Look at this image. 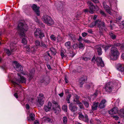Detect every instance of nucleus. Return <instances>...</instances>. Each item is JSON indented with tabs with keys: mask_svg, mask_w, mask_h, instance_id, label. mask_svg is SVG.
I'll return each mask as SVG.
<instances>
[{
	"mask_svg": "<svg viewBox=\"0 0 124 124\" xmlns=\"http://www.w3.org/2000/svg\"><path fill=\"white\" fill-rule=\"evenodd\" d=\"M111 56L113 60H116L118 57L119 53L116 48L113 47L111 49Z\"/></svg>",
	"mask_w": 124,
	"mask_h": 124,
	"instance_id": "nucleus-5",
	"label": "nucleus"
},
{
	"mask_svg": "<svg viewBox=\"0 0 124 124\" xmlns=\"http://www.w3.org/2000/svg\"><path fill=\"white\" fill-rule=\"evenodd\" d=\"M78 46V45L77 44H75L73 45V47L74 49H76L77 48Z\"/></svg>",
	"mask_w": 124,
	"mask_h": 124,
	"instance_id": "nucleus-47",
	"label": "nucleus"
},
{
	"mask_svg": "<svg viewBox=\"0 0 124 124\" xmlns=\"http://www.w3.org/2000/svg\"><path fill=\"white\" fill-rule=\"evenodd\" d=\"M95 61L98 66H101L102 67L104 66V64L101 58L100 57H97L95 60Z\"/></svg>",
	"mask_w": 124,
	"mask_h": 124,
	"instance_id": "nucleus-12",
	"label": "nucleus"
},
{
	"mask_svg": "<svg viewBox=\"0 0 124 124\" xmlns=\"http://www.w3.org/2000/svg\"><path fill=\"white\" fill-rule=\"evenodd\" d=\"M45 98L43 94L41 93H40L38 97V102L41 105L43 104L44 103V100Z\"/></svg>",
	"mask_w": 124,
	"mask_h": 124,
	"instance_id": "nucleus-9",
	"label": "nucleus"
},
{
	"mask_svg": "<svg viewBox=\"0 0 124 124\" xmlns=\"http://www.w3.org/2000/svg\"><path fill=\"white\" fill-rule=\"evenodd\" d=\"M106 101L104 99L102 100L99 104V107L101 109L104 108L106 106L105 103L106 102Z\"/></svg>",
	"mask_w": 124,
	"mask_h": 124,
	"instance_id": "nucleus-20",
	"label": "nucleus"
},
{
	"mask_svg": "<svg viewBox=\"0 0 124 124\" xmlns=\"http://www.w3.org/2000/svg\"><path fill=\"white\" fill-rule=\"evenodd\" d=\"M96 25L101 30H102L105 27V23L99 20H96L95 22H93L90 25L89 27L92 28L93 27Z\"/></svg>",
	"mask_w": 124,
	"mask_h": 124,
	"instance_id": "nucleus-3",
	"label": "nucleus"
},
{
	"mask_svg": "<svg viewBox=\"0 0 124 124\" xmlns=\"http://www.w3.org/2000/svg\"><path fill=\"white\" fill-rule=\"evenodd\" d=\"M43 120L46 122H49L50 121V119L47 116L44 117L43 118Z\"/></svg>",
	"mask_w": 124,
	"mask_h": 124,
	"instance_id": "nucleus-32",
	"label": "nucleus"
},
{
	"mask_svg": "<svg viewBox=\"0 0 124 124\" xmlns=\"http://www.w3.org/2000/svg\"><path fill=\"white\" fill-rule=\"evenodd\" d=\"M61 55L62 58L65 57V55L62 52H61Z\"/></svg>",
	"mask_w": 124,
	"mask_h": 124,
	"instance_id": "nucleus-51",
	"label": "nucleus"
},
{
	"mask_svg": "<svg viewBox=\"0 0 124 124\" xmlns=\"http://www.w3.org/2000/svg\"><path fill=\"white\" fill-rule=\"evenodd\" d=\"M98 54L99 55H101L102 54L101 49L100 47H99L97 49Z\"/></svg>",
	"mask_w": 124,
	"mask_h": 124,
	"instance_id": "nucleus-36",
	"label": "nucleus"
},
{
	"mask_svg": "<svg viewBox=\"0 0 124 124\" xmlns=\"http://www.w3.org/2000/svg\"><path fill=\"white\" fill-rule=\"evenodd\" d=\"M86 87L87 89H89L90 87V86L89 85H87L86 86Z\"/></svg>",
	"mask_w": 124,
	"mask_h": 124,
	"instance_id": "nucleus-60",
	"label": "nucleus"
},
{
	"mask_svg": "<svg viewBox=\"0 0 124 124\" xmlns=\"http://www.w3.org/2000/svg\"><path fill=\"white\" fill-rule=\"evenodd\" d=\"M100 13L101 14L102 16H103L106 17V15L104 13V11H103L102 10H100Z\"/></svg>",
	"mask_w": 124,
	"mask_h": 124,
	"instance_id": "nucleus-45",
	"label": "nucleus"
},
{
	"mask_svg": "<svg viewBox=\"0 0 124 124\" xmlns=\"http://www.w3.org/2000/svg\"><path fill=\"white\" fill-rule=\"evenodd\" d=\"M42 19L44 23L49 26L53 25L54 23L53 20L47 15H44L42 17Z\"/></svg>",
	"mask_w": 124,
	"mask_h": 124,
	"instance_id": "nucleus-4",
	"label": "nucleus"
},
{
	"mask_svg": "<svg viewBox=\"0 0 124 124\" xmlns=\"http://www.w3.org/2000/svg\"><path fill=\"white\" fill-rule=\"evenodd\" d=\"M14 63L15 64L16 67L14 68L18 72H20L23 70V68L22 66L16 61L14 62Z\"/></svg>",
	"mask_w": 124,
	"mask_h": 124,
	"instance_id": "nucleus-13",
	"label": "nucleus"
},
{
	"mask_svg": "<svg viewBox=\"0 0 124 124\" xmlns=\"http://www.w3.org/2000/svg\"><path fill=\"white\" fill-rule=\"evenodd\" d=\"M78 118L79 119L81 120H83L85 122L88 121V116L87 115H85L84 116L82 113H79Z\"/></svg>",
	"mask_w": 124,
	"mask_h": 124,
	"instance_id": "nucleus-15",
	"label": "nucleus"
},
{
	"mask_svg": "<svg viewBox=\"0 0 124 124\" xmlns=\"http://www.w3.org/2000/svg\"><path fill=\"white\" fill-rule=\"evenodd\" d=\"M67 107L66 105H64L63 106L62 109L65 112H67Z\"/></svg>",
	"mask_w": 124,
	"mask_h": 124,
	"instance_id": "nucleus-38",
	"label": "nucleus"
},
{
	"mask_svg": "<svg viewBox=\"0 0 124 124\" xmlns=\"http://www.w3.org/2000/svg\"><path fill=\"white\" fill-rule=\"evenodd\" d=\"M69 37L71 38V39L73 40L74 39L75 36L72 34H70L69 35Z\"/></svg>",
	"mask_w": 124,
	"mask_h": 124,
	"instance_id": "nucleus-49",
	"label": "nucleus"
},
{
	"mask_svg": "<svg viewBox=\"0 0 124 124\" xmlns=\"http://www.w3.org/2000/svg\"><path fill=\"white\" fill-rule=\"evenodd\" d=\"M82 60L85 61H87L89 60L90 59L89 58L87 57H83L82 58Z\"/></svg>",
	"mask_w": 124,
	"mask_h": 124,
	"instance_id": "nucleus-46",
	"label": "nucleus"
},
{
	"mask_svg": "<svg viewBox=\"0 0 124 124\" xmlns=\"http://www.w3.org/2000/svg\"><path fill=\"white\" fill-rule=\"evenodd\" d=\"M65 92L66 93H68L69 92V91L67 89H66L65 90Z\"/></svg>",
	"mask_w": 124,
	"mask_h": 124,
	"instance_id": "nucleus-64",
	"label": "nucleus"
},
{
	"mask_svg": "<svg viewBox=\"0 0 124 124\" xmlns=\"http://www.w3.org/2000/svg\"><path fill=\"white\" fill-rule=\"evenodd\" d=\"M118 110L116 108H114L109 111V113L111 115H113L117 113Z\"/></svg>",
	"mask_w": 124,
	"mask_h": 124,
	"instance_id": "nucleus-26",
	"label": "nucleus"
},
{
	"mask_svg": "<svg viewBox=\"0 0 124 124\" xmlns=\"http://www.w3.org/2000/svg\"><path fill=\"white\" fill-rule=\"evenodd\" d=\"M78 98L77 99H75L74 100V101L78 105L80 109H83L84 107L82 104L78 100Z\"/></svg>",
	"mask_w": 124,
	"mask_h": 124,
	"instance_id": "nucleus-22",
	"label": "nucleus"
},
{
	"mask_svg": "<svg viewBox=\"0 0 124 124\" xmlns=\"http://www.w3.org/2000/svg\"><path fill=\"white\" fill-rule=\"evenodd\" d=\"M29 116H30V117L31 120H32V121H33L34 120H35V115L33 113H31L30 114Z\"/></svg>",
	"mask_w": 124,
	"mask_h": 124,
	"instance_id": "nucleus-37",
	"label": "nucleus"
},
{
	"mask_svg": "<svg viewBox=\"0 0 124 124\" xmlns=\"http://www.w3.org/2000/svg\"><path fill=\"white\" fill-rule=\"evenodd\" d=\"M92 0L93 1L96 3H98L99 2V1L98 0Z\"/></svg>",
	"mask_w": 124,
	"mask_h": 124,
	"instance_id": "nucleus-59",
	"label": "nucleus"
},
{
	"mask_svg": "<svg viewBox=\"0 0 124 124\" xmlns=\"http://www.w3.org/2000/svg\"><path fill=\"white\" fill-rule=\"evenodd\" d=\"M82 35L83 37H85L87 35V33L85 32H83L82 33Z\"/></svg>",
	"mask_w": 124,
	"mask_h": 124,
	"instance_id": "nucleus-50",
	"label": "nucleus"
},
{
	"mask_svg": "<svg viewBox=\"0 0 124 124\" xmlns=\"http://www.w3.org/2000/svg\"><path fill=\"white\" fill-rule=\"evenodd\" d=\"M52 103L49 102L48 103L47 106L45 105L44 107V109L46 112H47L50 109L51 107Z\"/></svg>",
	"mask_w": 124,
	"mask_h": 124,
	"instance_id": "nucleus-24",
	"label": "nucleus"
},
{
	"mask_svg": "<svg viewBox=\"0 0 124 124\" xmlns=\"http://www.w3.org/2000/svg\"><path fill=\"white\" fill-rule=\"evenodd\" d=\"M17 75L19 77L18 79L17 80V82L20 83H25L26 81V78L23 76H21L20 74L17 73Z\"/></svg>",
	"mask_w": 124,
	"mask_h": 124,
	"instance_id": "nucleus-14",
	"label": "nucleus"
},
{
	"mask_svg": "<svg viewBox=\"0 0 124 124\" xmlns=\"http://www.w3.org/2000/svg\"><path fill=\"white\" fill-rule=\"evenodd\" d=\"M40 46L44 48H47V45L45 44L43 42L41 41L40 42Z\"/></svg>",
	"mask_w": 124,
	"mask_h": 124,
	"instance_id": "nucleus-29",
	"label": "nucleus"
},
{
	"mask_svg": "<svg viewBox=\"0 0 124 124\" xmlns=\"http://www.w3.org/2000/svg\"><path fill=\"white\" fill-rule=\"evenodd\" d=\"M62 120L63 123L65 124H66L67 121V118L66 117L64 116L63 117Z\"/></svg>",
	"mask_w": 124,
	"mask_h": 124,
	"instance_id": "nucleus-44",
	"label": "nucleus"
},
{
	"mask_svg": "<svg viewBox=\"0 0 124 124\" xmlns=\"http://www.w3.org/2000/svg\"><path fill=\"white\" fill-rule=\"evenodd\" d=\"M84 41L85 43H90V41L88 40L85 39Z\"/></svg>",
	"mask_w": 124,
	"mask_h": 124,
	"instance_id": "nucleus-52",
	"label": "nucleus"
},
{
	"mask_svg": "<svg viewBox=\"0 0 124 124\" xmlns=\"http://www.w3.org/2000/svg\"><path fill=\"white\" fill-rule=\"evenodd\" d=\"M52 103L54 104L53 106L54 107H58L60 106H59L57 102L54 101H53L52 102Z\"/></svg>",
	"mask_w": 124,
	"mask_h": 124,
	"instance_id": "nucleus-40",
	"label": "nucleus"
},
{
	"mask_svg": "<svg viewBox=\"0 0 124 124\" xmlns=\"http://www.w3.org/2000/svg\"><path fill=\"white\" fill-rule=\"evenodd\" d=\"M122 58L124 60V53H123L122 55Z\"/></svg>",
	"mask_w": 124,
	"mask_h": 124,
	"instance_id": "nucleus-63",
	"label": "nucleus"
},
{
	"mask_svg": "<svg viewBox=\"0 0 124 124\" xmlns=\"http://www.w3.org/2000/svg\"><path fill=\"white\" fill-rule=\"evenodd\" d=\"M34 35L36 37L39 36V38L41 39L42 38L45 37V35L41 29L40 28L37 29L34 32Z\"/></svg>",
	"mask_w": 124,
	"mask_h": 124,
	"instance_id": "nucleus-7",
	"label": "nucleus"
},
{
	"mask_svg": "<svg viewBox=\"0 0 124 124\" xmlns=\"http://www.w3.org/2000/svg\"><path fill=\"white\" fill-rule=\"evenodd\" d=\"M31 49H30V48L29 47H27L26 49V50L27 51L29 52L31 51L33 52V51H31Z\"/></svg>",
	"mask_w": 124,
	"mask_h": 124,
	"instance_id": "nucleus-53",
	"label": "nucleus"
},
{
	"mask_svg": "<svg viewBox=\"0 0 124 124\" xmlns=\"http://www.w3.org/2000/svg\"><path fill=\"white\" fill-rule=\"evenodd\" d=\"M114 84L112 82L107 83L105 85V89L107 92L109 93L112 92L114 89Z\"/></svg>",
	"mask_w": 124,
	"mask_h": 124,
	"instance_id": "nucleus-6",
	"label": "nucleus"
},
{
	"mask_svg": "<svg viewBox=\"0 0 124 124\" xmlns=\"http://www.w3.org/2000/svg\"><path fill=\"white\" fill-rule=\"evenodd\" d=\"M65 82H66V83H68V81L67 80V78H66V77L65 76Z\"/></svg>",
	"mask_w": 124,
	"mask_h": 124,
	"instance_id": "nucleus-61",
	"label": "nucleus"
},
{
	"mask_svg": "<svg viewBox=\"0 0 124 124\" xmlns=\"http://www.w3.org/2000/svg\"><path fill=\"white\" fill-rule=\"evenodd\" d=\"M34 73V71L32 70L30 71V73L28 74H27V71L23 72H22V73L23 74L25 75H27L29 79L28 81L30 82L33 77Z\"/></svg>",
	"mask_w": 124,
	"mask_h": 124,
	"instance_id": "nucleus-11",
	"label": "nucleus"
},
{
	"mask_svg": "<svg viewBox=\"0 0 124 124\" xmlns=\"http://www.w3.org/2000/svg\"><path fill=\"white\" fill-rule=\"evenodd\" d=\"M53 110L54 111V113L56 114H58L61 111L60 106L58 107H53Z\"/></svg>",
	"mask_w": 124,
	"mask_h": 124,
	"instance_id": "nucleus-25",
	"label": "nucleus"
},
{
	"mask_svg": "<svg viewBox=\"0 0 124 124\" xmlns=\"http://www.w3.org/2000/svg\"><path fill=\"white\" fill-rule=\"evenodd\" d=\"M112 46V45L110 44L107 45H103L102 46V47L104 48V50L106 51H107L110 47Z\"/></svg>",
	"mask_w": 124,
	"mask_h": 124,
	"instance_id": "nucleus-30",
	"label": "nucleus"
},
{
	"mask_svg": "<svg viewBox=\"0 0 124 124\" xmlns=\"http://www.w3.org/2000/svg\"><path fill=\"white\" fill-rule=\"evenodd\" d=\"M83 102L86 108H88V107L89 104L88 102L86 101H84Z\"/></svg>",
	"mask_w": 124,
	"mask_h": 124,
	"instance_id": "nucleus-43",
	"label": "nucleus"
},
{
	"mask_svg": "<svg viewBox=\"0 0 124 124\" xmlns=\"http://www.w3.org/2000/svg\"><path fill=\"white\" fill-rule=\"evenodd\" d=\"M28 29L27 25H24L23 23L20 22L19 23L18 26V32L21 38L24 37L22 39V42L24 45L26 44L27 42L24 32L27 31Z\"/></svg>",
	"mask_w": 124,
	"mask_h": 124,
	"instance_id": "nucleus-1",
	"label": "nucleus"
},
{
	"mask_svg": "<svg viewBox=\"0 0 124 124\" xmlns=\"http://www.w3.org/2000/svg\"><path fill=\"white\" fill-rule=\"evenodd\" d=\"M69 108L71 112H74L77 110L78 108L77 107L73 105L72 103H70L69 105Z\"/></svg>",
	"mask_w": 124,
	"mask_h": 124,
	"instance_id": "nucleus-18",
	"label": "nucleus"
},
{
	"mask_svg": "<svg viewBox=\"0 0 124 124\" xmlns=\"http://www.w3.org/2000/svg\"><path fill=\"white\" fill-rule=\"evenodd\" d=\"M50 52L51 54L53 55H55L56 54V51L55 49L53 47H52L50 48Z\"/></svg>",
	"mask_w": 124,
	"mask_h": 124,
	"instance_id": "nucleus-31",
	"label": "nucleus"
},
{
	"mask_svg": "<svg viewBox=\"0 0 124 124\" xmlns=\"http://www.w3.org/2000/svg\"><path fill=\"white\" fill-rule=\"evenodd\" d=\"M26 108L27 109H28L30 108V106L28 104H26Z\"/></svg>",
	"mask_w": 124,
	"mask_h": 124,
	"instance_id": "nucleus-57",
	"label": "nucleus"
},
{
	"mask_svg": "<svg viewBox=\"0 0 124 124\" xmlns=\"http://www.w3.org/2000/svg\"><path fill=\"white\" fill-rule=\"evenodd\" d=\"M109 35L112 39H114L116 37V36L111 32H109Z\"/></svg>",
	"mask_w": 124,
	"mask_h": 124,
	"instance_id": "nucleus-35",
	"label": "nucleus"
},
{
	"mask_svg": "<svg viewBox=\"0 0 124 124\" xmlns=\"http://www.w3.org/2000/svg\"><path fill=\"white\" fill-rule=\"evenodd\" d=\"M34 124H39V122L37 120H35L34 122Z\"/></svg>",
	"mask_w": 124,
	"mask_h": 124,
	"instance_id": "nucleus-58",
	"label": "nucleus"
},
{
	"mask_svg": "<svg viewBox=\"0 0 124 124\" xmlns=\"http://www.w3.org/2000/svg\"><path fill=\"white\" fill-rule=\"evenodd\" d=\"M87 31L89 33L91 34L93 33V31L91 29L88 30Z\"/></svg>",
	"mask_w": 124,
	"mask_h": 124,
	"instance_id": "nucleus-56",
	"label": "nucleus"
},
{
	"mask_svg": "<svg viewBox=\"0 0 124 124\" xmlns=\"http://www.w3.org/2000/svg\"><path fill=\"white\" fill-rule=\"evenodd\" d=\"M87 4L90 8L89 12L91 14H93L95 10L98 8V7L97 6H95L90 1L87 2Z\"/></svg>",
	"mask_w": 124,
	"mask_h": 124,
	"instance_id": "nucleus-8",
	"label": "nucleus"
},
{
	"mask_svg": "<svg viewBox=\"0 0 124 124\" xmlns=\"http://www.w3.org/2000/svg\"><path fill=\"white\" fill-rule=\"evenodd\" d=\"M87 80V77L86 76H84L80 78L79 80V83L81 85L80 86L82 87V85L85 83L86 81Z\"/></svg>",
	"mask_w": 124,
	"mask_h": 124,
	"instance_id": "nucleus-17",
	"label": "nucleus"
},
{
	"mask_svg": "<svg viewBox=\"0 0 124 124\" xmlns=\"http://www.w3.org/2000/svg\"><path fill=\"white\" fill-rule=\"evenodd\" d=\"M57 40L58 42H60L62 40V38L60 36H59L57 37Z\"/></svg>",
	"mask_w": 124,
	"mask_h": 124,
	"instance_id": "nucleus-48",
	"label": "nucleus"
},
{
	"mask_svg": "<svg viewBox=\"0 0 124 124\" xmlns=\"http://www.w3.org/2000/svg\"><path fill=\"white\" fill-rule=\"evenodd\" d=\"M117 69L122 72H123L124 71V65L121 64H118L117 65Z\"/></svg>",
	"mask_w": 124,
	"mask_h": 124,
	"instance_id": "nucleus-21",
	"label": "nucleus"
},
{
	"mask_svg": "<svg viewBox=\"0 0 124 124\" xmlns=\"http://www.w3.org/2000/svg\"><path fill=\"white\" fill-rule=\"evenodd\" d=\"M41 82L43 83L45 85H47L49 82V78L48 76L45 77L40 81Z\"/></svg>",
	"mask_w": 124,
	"mask_h": 124,
	"instance_id": "nucleus-23",
	"label": "nucleus"
},
{
	"mask_svg": "<svg viewBox=\"0 0 124 124\" xmlns=\"http://www.w3.org/2000/svg\"><path fill=\"white\" fill-rule=\"evenodd\" d=\"M119 115L122 117H124V109H121L120 110Z\"/></svg>",
	"mask_w": 124,
	"mask_h": 124,
	"instance_id": "nucleus-33",
	"label": "nucleus"
},
{
	"mask_svg": "<svg viewBox=\"0 0 124 124\" xmlns=\"http://www.w3.org/2000/svg\"><path fill=\"white\" fill-rule=\"evenodd\" d=\"M85 46L84 45H83L81 42H80L78 45V47L80 49H82Z\"/></svg>",
	"mask_w": 124,
	"mask_h": 124,
	"instance_id": "nucleus-42",
	"label": "nucleus"
},
{
	"mask_svg": "<svg viewBox=\"0 0 124 124\" xmlns=\"http://www.w3.org/2000/svg\"><path fill=\"white\" fill-rule=\"evenodd\" d=\"M50 38L51 40L54 41H55L56 39L55 36L53 34L52 35L50 36Z\"/></svg>",
	"mask_w": 124,
	"mask_h": 124,
	"instance_id": "nucleus-34",
	"label": "nucleus"
},
{
	"mask_svg": "<svg viewBox=\"0 0 124 124\" xmlns=\"http://www.w3.org/2000/svg\"><path fill=\"white\" fill-rule=\"evenodd\" d=\"M97 15H95L94 16V17L93 18V19L94 20H95L96 19V18L97 17Z\"/></svg>",
	"mask_w": 124,
	"mask_h": 124,
	"instance_id": "nucleus-62",
	"label": "nucleus"
},
{
	"mask_svg": "<svg viewBox=\"0 0 124 124\" xmlns=\"http://www.w3.org/2000/svg\"><path fill=\"white\" fill-rule=\"evenodd\" d=\"M32 8L37 15L39 16L40 15V13L39 10V7H38L35 4H33L32 6Z\"/></svg>",
	"mask_w": 124,
	"mask_h": 124,
	"instance_id": "nucleus-19",
	"label": "nucleus"
},
{
	"mask_svg": "<svg viewBox=\"0 0 124 124\" xmlns=\"http://www.w3.org/2000/svg\"><path fill=\"white\" fill-rule=\"evenodd\" d=\"M65 46L68 49L71 48V43L69 41L66 42L65 44Z\"/></svg>",
	"mask_w": 124,
	"mask_h": 124,
	"instance_id": "nucleus-28",
	"label": "nucleus"
},
{
	"mask_svg": "<svg viewBox=\"0 0 124 124\" xmlns=\"http://www.w3.org/2000/svg\"><path fill=\"white\" fill-rule=\"evenodd\" d=\"M14 96L17 99L18 98V96L17 94V93H15L14 94Z\"/></svg>",
	"mask_w": 124,
	"mask_h": 124,
	"instance_id": "nucleus-54",
	"label": "nucleus"
},
{
	"mask_svg": "<svg viewBox=\"0 0 124 124\" xmlns=\"http://www.w3.org/2000/svg\"><path fill=\"white\" fill-rule=\"evenodd\" d=\"M71 96V95L70 94H69L68 96H67L66 98V101H67V103H70V99Z\"/></svg>",
	"mask_w": 124,
	"mask_h": 124,
	"instance_id": "nucleus-39",
	"label": "nucleus"
},
{
	"mask_svg": "<svg viewBox=\"0 0 124 124\" xmlns=\"http://www.w3.org/2000/svg\"><path fill=\"white\" fill-rule=\"evenodd\" d=\"M17 43V41H15L11 43L10 46V51L8 49H4L5 52L8 56L13 54L17 50V46H18Z\"/></svg>",
	"mask_w": 124,
	"mask_h": 124,
	"instance_id": "nucleus-2",
	"label": "nucleus"
},
{
	"mask_svg": "<svg viewBox=\"0 0 124 124\" xmlns=\"http://www.w3.org/2000/svg\"><path fill=\"white\" fill-rule=\"evenodd\" d=\"M35 44L36 46H34L31 48V50L34 52L37 49V47L39 46H40V42L38 40H37L35 41Z\"/></svg>",
	"mask_w": 124,
	"mask_h": 124,
	"instance_id": "nucleus-16",
	"label": "nucleus"
},
{
	"mask_svg": "<svg viewBox=\"0 0 124 124\" xmlns=\"http://www.w3.org/2000/svg\"><path fill=\"white\" fill-rule=\"evenodd\" d=\"M103 6L104 9L110 15H113V11L111 10L110 8L107 4L106 2H104L103 3Z\"/></svg>",
	"mask_w": 124,
	"mask_h": 124,
	"instance_id": "nucleus-10",
	"label": "nucleus"
},
{
	"mask_svg": "<svg viewBox=\"0 0 124 124\" xmlns=\"http://www.w3.org/2000/svg\"><path fill=\"white\" fill-rule=\"evenodd\" d=\"M68 56L70 57H72L75 55L74 53H73L72 51H70L68 54Z\"/></svg>",
	"mask_w": 124,
	"mask_h": 124,
	"instance_id": "nucleus-41",
	"label": "nucleus"
},
{
	"mask_svg": "<svg viewBox=\"0 0 124 124\" xmlns=\"http://www.w3.org/2000/svg\"><path fill=\"white\" fill-rule=\"evenodd\" d=\"M99 104L98 102H94L93 105L92 107V109L94 111L97 110V108Z\"/></svg>",
	"mask_w": 124,
	"mask_h": 124,
	"instance_id": "nucleus-27",
	"label": "nucleus"
},
{
	"mask_svg": "<svg viewBox=\"0 0 124 124\" xmlns=\"http://www.w3.org/2000/svg\"><path fill=\"white\" fill-rule=\"evenodd\" d=\"M63 94H64V93H63V92H62V93H59V95L61 97H62L63 96Z\"/></svg>",
	"mask_w": 124,
	"mask_h": 124,
	"instance_id": "nucleus-55",
	"label": "nucleus"
}]
</instances>
